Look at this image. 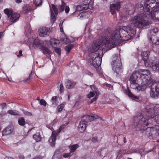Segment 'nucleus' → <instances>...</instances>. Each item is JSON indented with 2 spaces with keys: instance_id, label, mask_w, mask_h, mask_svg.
<instances>
[{
  "instance_id": "nucleus-18",
  "label": "nucleus",
  "mask_w": 159,
  "mask_h": 159,
  "mask_svg": "<svg viewBox=\"0 0 159 159\" xmlns=\"http://www.w3.org/2000/svg\"><path fill=\"white\" fill-rule=\"evenodd\" d=\"M12 131V129L10 126L6 127L2 131V135L5 136L10 134Z\"/></svg>"
},
{
  "instance_id": "nucleus-38",
  "label": "nucleus",
  "mask_w": 159,
  "mask_h": 159,
  "mask_svg": "<svg viewBox=\"0 0 159 159\" xmlns=\"http://www.w3.org/2000/svg\"><path fill=\"white\" fill-rule=\"evenodd\" d=\"M50 19L52 23H53L55 20V16L54 14L53 13H52V12H51Z\"/></svg>"
},
{
  "instance_id": "nucleus-54",
  "label": "nucleus",
  "mask_w": 159,
  "mask_h": 159,
  "mask_svg": "<svg viewBox=\"0 0 159 159\" xmlns=\"http://www.w3.org/2000/svg\"><path fill=\"white\" fill-rule=\"evenodd\" d=\"M0 106H2V109H3L6 107V104L5 103H3L1 104Z\"/></svg>"
},
{
  "instance_id": "nucleus-57",
  "label": "nucleus",
  "mask_w": 159,
  "mask_h": 159,
  "mask_svg": "<svg viewBox=\"0 0 159 159\" xmlns=\"http://www.w3.org/2000/svg\"><path fill=\"white\" fill-rule=\"evenodd\" d=\"M60 157H56L55 156H53L52 159H61Z\"/></svg>"
},
{
  "instance_id": "nucleus-9",
  "label": "nucleus",
  "mask_w": 159,
  "mask_h": 159,
  "mask_svg": "<svg viewBox=\"0 0 159 159\" xmlns=\"http://www.w3.org/2000/svg\"><path fill=\"white\" fill-rule=\"evenodd\" d=\"M5 13L7 15L8 17H10L11 21L15 22H16L20 17V15L17 13H13L12 11L8 9H6L4 10Z\"/></svg>"
},
{
  "instance_id": "nucleus-63",
  "label": "nucleus",
  "mask_w": 159,
  "mask_h": 159,
  "mask_svg": "<svg viewBox=\"0 0 159 159\" xmlns=\"http://www.w3.org/2000/svg\"><path fill=\"white\" fill-rule=\"evenodd\" d=\"M8 80L10 82H11L12 81V79L11 78H8Z\"/></svg>"
},
{
  "instance_id": "nucleus-53",
  "label": "nucleus",
  "mask_w": 159,
  "mask_h": 159,
  "mask_svg": "<svg viewBox=\"0 0 159 159\" xmlns=\"http://www.w3.org/2000/svg\"><path fill=\"white\" fill-rule=\"evenodd\" d=\"M31 74L29 76L28 78H27V79L25 80V82H27L29 80L31 79Z\"/></svg>"
},
{
  "instance_id": "nucleus-10",
  "label": "nucleus",
  "mask_w": 159,
  "mask_h": 159,
  "mask_svg": "<svg viewBox=\"0 0 159 159\" xmlns=\"http://www.w3.org/2000/svg\"><path fill=\"white\" fill-rule=\"evenodd\" d=\"M140 74L138 72L133 73L130 76L129 81L130 82V86L131 88H134V85L136 84L137 80Z\"/></svg>"
},
{
  "instance_id": "nucleus-32",
  "label": "nucleus",
  "mask_w": 159,
  "mask_h": 159,
  "mask_svg": "<svg viewBox=\"0 0 159 159\" xmlns=\"http://www.w3.org/2000/svg\"><path fill=\"white\" fill-rule=\"evenodd\" d=\"M74 47V45L71 44L66 46L65 48V49L67 52V53H69L70 50Z\"/></svg>"
},
{
  "instance_id": "nucleus-51",
  "label": "nucleus",
  "mask_w": 159,
  "mask_h": 159,
  "mask_svg": "<svg viewBox=\"0 0 159 159\" xmlns=\"http://www.w3.org/2000/svg\"><path fill=\"white\" fill-rule=\"evenodd\" d=\"M70 10V8L68 6L65 7V11L66 13H68Z\"/></svg>"
},
{
  "instance_id": "nucleus-26",
  "label": "nucleus",
  "mask_w": 159,
  "mask_h": 159,
  "mask_svg": "<svg viewBox=\"0 0 159 159\" xmlns=\"http://www.w3.org/2000/svg\"><path fill=\"white\" fill-rule=\"evenodd\" d=\"M137 85L138 84L137 83L136 84H135L134 85V89H136L137 90L139 91L144 90L146 89V88L147 87V86L145 85H142L141 84V86H137Z\"/></svg>"
},
{
  "instance_id": "nucleus-11",
  "label": "nucleus",
  "mask_w": 159,
  "mask_h": 159,
  "mask_svg": "<svg viewBox=\"0 0 159 159\" xmlns=\"http://www.w3.org/2000/svg\"><path fill=\"white\" fill-rule=\"evenodd\" d=\"M149 129L150 132L148 133L150 136H154L156 137L159 135V126L155 125L154 126L148 128L147 130Z\"/></svg>"
},
{
  "instance_id": "nucleus-28",
  "label": "nucleus",
  "mask_w": 159,
  "mask_h": 159,
  "mask_svg": "<svg viewBox=\"0 0 159 159\" xmlns=\"http://www.w3.org/2000/svg\"><path fill=\"white\" fill-rule=\"evenodd\" d=\"M34 44L37 47H38L39 46H40L41 47L42 46V41L40 40L37 38L34 40Z\"/></svg>"
},
{
  "instance_id": "nucleus-49",
  "label": "nucleus",
  "mask_w": 159,
  "mask_h": 159,
  "mask_svg": "<svg viewBox=\"0 0 159 159\" xmlns=\"http://www.w3.org/2000/svg\"><path fill=\"white\" fill-rule=\"evenodd\" d=\"M64 90V87L62 84H61L60 86V91L61 93H62Z\"/></svg>"
},
{
  "instance_id": "nucleus-56",
  "label": "nucleus",
  "mask_w": 159,
  "mask_h": 159,
  "mask_svg": "<svg viewBox=\"0 0 159 159\" xmlns=\"http://www.w3.org/2000/svg\"><path fill=\"white\" fill-rule=\"evenodd\" d=\"M15 2L17 3H20L22 2V0H15Z\"/></svg>"
},
{
  "instance_id": "nucleus-27",
  "label": "nucleus",
  "mask_w": 159,
  "mask_h": 159,
  "mask_svg": "<svg viewBox=\"0 0 159 159\" xmlns=\"http://www.w3.org/2000/svg\"><path fill=\"white\" fill-rule=\"evenodd\" d=\"M18 124L21 126H24L25 124V121L24 117H21L18 120Z\"/></svg>"
},
{
  "instance_id": "nucleus-6",
  "label": "nucleus",
  "mask_w": 159,
  "mask_h": 159,
  "mask_svg": "<svg viewBox=\"0 0 159 159\" xmlns=\"http://www.w3.org/2000/svg\"><path fill=\"white\" fill-rule=\"evenodd\" d=\"M113 70L117 75H120L122 73V70L120 56L115 55L111 63Z\"/></svg>"
},
{
  "instance_id": "nucleus-24",
  "label": "nucleus",
  "mask_w": 159,
  "mask_h": 159,
  "mask_svg": "<svg viewBox=\"0 0 159 159\" xmlns=\"http://www.w3.org/2000/svg\"><path fill=\"white\" fill-rule=\"evenodd\" d=\"M41 50L43 54L45 55H49L51 53L50 51L49 50L48 48L44 47L43 46H41Z\"/></svg>"
},
{
  "instance_id": "nucleus-19",
  "label": "nucleus",
  "mask_w": 159,
  "mask_h": 159,
  "mask_svg": "<svg viewBox=\"0 0 159 159\" xmlns=\"http://www.w3.org/2000/svg\"><path fill=\"white\" fill-rule=\"evenodd\" d=\"M149 52H142L141 54V56L144 61V64L145 65V62H149L148 60L149 57Z\"/></svg>"
},
{
  "instance_id": "nucleus-59",
  "label": "nucleus",
  "mask_w": 159,
  "mask_h": 159,
  "mask_svg": "<svg viewBox=\"0 0 159 159\" xmlns=\"http://www.w3.org/2000/svg\"><path fill=\"white\" fill-rule=\"evenodd\" d=\"M88 75L90 76H92L93 75V74L92 73H90V72H89L88 73Z\"/></svg>"
},
{
  "instance_id": "nucleus-12",
  "label": "nucleus",
  "mask_w": 159,
  "mask_h": 159,
  "mask_svg": "<svg viewBox=\"0 0 159 159\" xmlns=\"http://www.w3.org/2000/svg\"><path fill=\"white\" fill-rule=\"evenodd\" d=\"M89 0H83V4L79 5L77 6L76 9L77 11H79L82 10H86L88 9H91L93 8L92 7H89V5L88 4Z\"/></svg>"
},
{
  "instance_id": "nucleus-30",
  "label": "nucleus",
  "mask_w": 159,
  "mask_h": 159,
  "mask_svg": "<svg viewBox=\"0 0 159 159\" xmlns=\"http://www.w3.org/2000/svg\"><path fill=\"white\" fill-rule=\"evenodd\" d=\"M57 96H53L52 98L51 101L52 105L54 106H56L58 103L57 100Z\"/></svg>"
},
{
  "instance_id": "nucleus-2",
  "label": "nucleus",
  "mask_w": 159,
  "mask_h": 159,
  "mask_svg": "<svg viewBox=\"0 0 159 159\" xmlns=\"http://www.w3.org/2000/svg\"><path fill=\"white\" fill-rule=\"evenodd\" d=\"M135 34L134 27L130 25L124 26L119 31L115 30L111 31L102 41L99 39L95 41L89 50L92 52H94L98 50L102 44L112 48L119 43L130 39Z\"/></svg>"
},
{
  "instance_id": "nucleus-48",
  "label": "nucleus",
  "mask_w": 159,
  "mask_h": 159,
  "mask_svg": "<svg viewBox=\"0 0 159 159\" xmlns=\"http://www.w3.org/2000/svg\"><path fill=\"white\" fill-rule=\"evenodd\" d=\"M70 156V153H67L64 154L63 155V156L64 158H68Z\"/></svg>"
},
{
  "instance_id": "nucleus-44",
  "label": "nucleus",
  "mask_w": 159,
  "mask_h": 159,
  "mask_svg": "<svg viewBox=\"0 0 159 159\" xmlns=\"http://www.w3.org/2000/svg\"><path fill=\"white\" fill-rule=\"evenodd\" d=\"M24 113L25 115L27 116H30L32 115V114L31 112L26 111H24Z\"/></svg>"
},
{
  "instance_id": "nucleus-60",
  "label": "nucleus",
  "mask_w": 159,
  "mask_h": 159,
  "mask_svg": "<svg viewBox=\"0 0 159 159\" xmlns=\"http://www.w3.org/2000/svg\"><path fill=\"white\" fill-rule=\"evenodd\" d=\"M124 143H126V139L125 137H124Z\"/></svg>"
},
{
  "instance_id": "nucleus-3",
  "label": "nucleus",
  "mask_w": 159,
  "mask_h": 159,
  "mask_svg": "<svg viewBox=\"0 0 159 159\" xmlns=\"http://www.w3.org/2000/svg\"><path fill=\"white\" fill-rule=\"evenodd\" d=\"M154 116L153 113L150 112L146 113L145 117L142 114H140L134 117V125L135 127H138L141 130H144L147 126L152 124V119Z\"/></svg>"
},
{
  "instance_id": "nucleus-37",
  "label": "nucleus",
  "mask_w": 159,
  "mask_h": 159,
  "mask_svg": "<svg viewBox=\"0 0 159 159\" xmlns=\"http://www.w3.org/2000/svg\"><path fill=\"white\" fill-rule=\"evenodd\" d=\"M53 156H55L56 157H61V154L59 150H56L54 152Z\"/></svg>"
},
{
  "instance_id": "nucleus-13",
  "label": "nucleus",
  "mask_w": 159,
  "mask_h": 159,
  "mask_svg": "<svg viewBox=\"0 0 159 159\" xmlns=\"http://www.w3.org/2000/svg\"><path fill=\"white\" fill-rule=\"evenodd\" d=\"M145 66L151 68L153 71H159V64L152 61H149V62H145Z\"/></svg>"
},
{
  "instance_id": "nucleus-15",
  "label": "nucleus",
  "mask_w": 159,
  "mask_h": 159,
  "mask_svg": "<svg viewBox=\"0 0 159 159\" xmlns=\"http://www.w3.org/2000/svg\"><path fill=\"white\" fill-rule=\"evenodd\" d=\"M120 7V5L119 2H117L115 4H112L110 5V9L111 13L114 14L116 13L115 10L118 11Z\"/></svg>"
},
{
  "instance_id": "nucleus-58",
  "label": "nucleus",
  "mask_w": 159,
  "mask_h": 159,
  "mask_svg": "<svg viewBox=\"0 0 159 159\" xmlns=\"http://www.w3.org/2000/svg\"><path fill=\"white\" fill-rule=\"evenodd\" d=\"M4 159H13V158L11 157H6Z\"/></svg>"
},
{
  "instance_id": "nucleus-47",
  "label": "nucleus",
  "mask_w": 159,
  "mask_h": 159,
  "mask_svg": "<svg viewBox=\"0 0 159 159\" xmlns=\"http://www.w3.org/2000/svg\"><path fill=\"white\" fill-rule=\"evenodd\" d=\"M55 52L57 53L59 55H60L61 54L60 51H61V49L59 48H55Z\"/></svg>"
},
{
  "instance_id": "nucleus-50",
  "label": "nucleus",
  "mask_w": 159,
  "mask_h": 159,
  "mask_svg": "<svg viewBox=\"0 0 159 159\" xmlns=\"http://www.w3.org/2000/svg\"><path fill=\"white\" fill-rule=\"evenodd\" d=\"M85 13H81L77 16V17L80 19H81V18H83L84 16Z\"/></svg>"
},
{
  "instance_id": "nucleus-7",
  "label": "nucleus",
  "mask_w": 159,
  "mask_h": 159,
  "mask_svg": "<svg viewBox=\"0 0 159 159\" xmlns=\"http://www.w3.org/2000/svg\"><path fill=\"white\" fill-rule=\"evenodd\" d=\"M65 127V125H62L60 126L57 131L52 130V135L48 140L51 146H54L55 145L57 135L62 130L64 129Z\"/></svg>"
},
{
  "instance_id": "nucleus-52",
  "label": "nucleus",
  "mask_w": 159,
  "mask_h": 159,
  "mask_svg": "<svg viewBox=\"0 0 159 159\" xmlns=\"http://www.w3.org/2000/svg\"><path fill=\"white\" fill-rule=\"evenodd\" d=\"M22 51L21 50H20L19 52V54L17 56L18 57H20L21 56H22L23 55V54L22 53Z\"/></svg>"
},
{
  "instance_id": "nucleus-41",
  "label": "nucleus",
  "mask_w": 159,
  "mask_h": 159,
  "mask_svg": "<svg viewBox=\"0 0 159 159\" xmlns=\"http://www.w3.org/2000/svg\"><path fill=\"white\" fill-rule=\"evenodd\" d=\"M46 104L47 102L45 100L43 99L40 100V105H43L45 107L46 105Z\"/></svg>"
},
{
  "instance_id": "nucleus-40",
  "label": "nucleus",
  "mask_w": 159,
  "mask_h": 159,
  "mask_svg": "<svg viewBox=\"0 0 159 159\" xmlns=\"http://www.w3.org/2000/svg\"><path fill=\"white\" fill-rule=\"evenodd\" d=\"M52 8L55 13V14H57L58 13V10L57 8L56 7V6L52 4Z\"/></svg>"
},
{
  "instance_id": "nucleus-17",
  "label": "nucleus",
  "mask_w": 159,
  "mask_h": 159,
  "mask_svg": "<svg viewBox=\"0 0 159 159\" xmlns=\"http://www.w3.org/2000/svg\"><path fill=\"white\" fill-rule=\"evenodd\" d=\"M90 87L93 92H90L87 95L88 98H89L93 97L95 93L97 95L98 93V90L95 86L92 85L90 86Z\"/></svg>"
},
{
  "instance_id": "nucleus-29",
  "label": "nucleus",
  "mask_w": 159,
  "mask_h": 159,
  "mask_svg": "<svg viewBox=\"0 0 159 159\" xmlns=\"http://www.w3.org/2000/svg\"><path fill=\"white\" fill-rule=\"evenodd\" d=\"M59 41L56 39H52L50 41V44L52 47L54 48H55L57 46V44L58 43Z\"/></svg>"
},
{
  "instance_id": "nucleus-8",
  "label": "nucleus",
  "mask_w": 159,
  "mask_h": 159,
  "mask_svg": "<svg viewBox=\"0 0 159 159\" xmlns=\"http://www.w3.org/2000/svg\"><path fill=\"white\" fill-rule=\"evenodd\" d=\"M150 95L153 98L159 97V82L153 83L152 84Z\"/></svg>"
},
{
  "instance_id": "nucleus-25",
  "label": "nucleus",
  "mask_w": 159,
  "mask_h": 159,
  "mask_svg": "<svg viewBox=\"0 0 159 159\" xmlns=\"http://www.w3.org/2000/svg\"><path fill=\"white\" fill-rule=\"evenodd\" d=\"M33 138L37 142L40 141L41 139V137L39 133H36L34 134L33 136Z\"/></svg>"
},
{
  "instance_id": "nucleus-4",
  "label": "nucleus",
  "mask_w": 159,
  "mask_h": 159,
  "mask_svg": "<svg viewBox=\"0 0 159 159\" xmlns=\"http://www.w3.org/2000/svg\"><path fill=\"white\" fill-rule=\"evenodd\" d=\"M97 118H98V116L96 115H93L91 116L88 115L83 116L82 118L78 127L79 131L80 133L84 132L86 128L87 123L93 121Z\"/></svg>"
},
{
  "instance_id": "nucleus-43",
  "label": "nucleus",
  "mask_w": 159,
  "mask_h": 159,
  "mask_svg": "<svg viewBox=\"0 0 159 159\" xmlns=\"http://www.w3.org/2000/svg\"><path fill=\"white\" fill-rule=\"evenodd\" d=\"M155 120L157 124H159V114L156 115L155 116Z\"/></svg>"
},
{
  "instance_id": "nucleus-36",
  "label": "nucleus",
  "mask_w": 159,
  "mask_h": 159,
  "mask_svg": "<svg viewBox=\"0 0 159 159\" xmlns=\"http://www.w3.org/2000/svg\"><path fill=\"white\" fill-rule=\"evenodd\" d=\"M78 146L77 144L73 145L70 147V152H74L77 148Z\"/></svg>"
},
{
  "instance_id": "nucleus-31",
  "label": "nucleus",
  "mask_w": 159,
  "mask_h": 159,
  "mask_svg": "<svg viewBox=\"0 0 159 159\" xmlns=\"http://www.w3.org/2000/svg\"><path fill=\"white\" fill-rule=\"evenodd\" d=\"M7 113L12 115H18L19 114V112L16 110H10L7 111Z\"/></svg>"
},
{
  "instance_id": "nucleus-45",
  "label": "nucleus",
  "mask_w": 159,
  "mask_h": 159,
  "mask_svg": "<svg viewBox=\"0 0 159 159\" xmlns=\"http://www.w3.org/2000/svg\"><path fill=\"white\" fill-rule=\"evenodd\" d=\"M158 31V29L157 28H154L151 30L150 32L151 34H156Z\"/></svg>"
},
{
  "instance_id": "nucleus-22",
  "label": "nucleus",
  "mask_w": 159,
  "mask_h": 159,
  "mask_svg": "<svg viewBox=\"0 0 159 159\" xmlns=\"http://www.w3.org/2000/svg\"><path fill=\"white\" fill-rule=\"evenodd\" d=\"M78 38L74 39L73 38H71V39H69L66 37H65L63 39H62V40L65 44H67L70 43L71 42H74V41H75L76 40H78Z\"/></svg>"
},
{
  "instance_id": "nucleus-1",
  "label": "nucleus",
  "mask_w": 159,
  "mask_h": 159,
  "mask_svg": "<svg viewBox=\"0 0 159 159\" xmlns=\"http://www.w3.org/2000/svg\"><path fill=\"white\" fill-rule=\"evenodd\" d=\"M144 9L143 5L139 3L135 5V11L139 12L138 15L134 16L130 20L131 27L142 28L149 25V22L147 16H151L153 19L159 20V0H147L144 3Z\"/></svg>"
},
{
  "instance_id": "nucleus-62",
  "label": "nucleus",
  "mask_w": 159,
  "mask_h": 159,
  "mask_svg": "<svg viewBox=\"0 0 159 159\" xmlns=\"http://www.w3.org/2000/svg\"><path fill=\"white\" fill-rule=\"evenodd\" d=\"M2 32H0V38L2 37Z\"/></svg>"
},
{
  "instance_id": "nucleus-64",
  "label": "nucleus",
  "mask_w": 159,
  "mask_h": 159,
  "mask_svg": "<svg viewBox=\"0 0 159 159\" xmlns=\"http://www.w3.org/2000/svg\"><path fill=\"white\" fill-rule=\"evenodd\" d=\"M106 85L107 87H109L111 85L109 84H107Z\"/></svg>"
},
{
  "instance_id": "nucleus-5",
  "label": "nucleus",
  "mask_w": 159,
  "mask_h": 159,
  "mask_svg": "<svg viewBox=\"0 0 159 159\" xmlns=\"http://www.w3.org/2000/svg\"><path fill=\"white\" fill-rule=\"evenodd\" d=\"M140 71L142 73L140 75L139 81L142 85H145L147 87L152 82L150 72L148 70L143 69L141 70Z\"/></svg>"
},
{
  "instance_id": "nucleus-55",
  "label": "nucleus",
  "mask_w": 159,
  "mask_h": 159,
  "mask_svg": "<svg viewBox=\"0 0 159 159\" xmlns=\"http://www.w3.org/2000/svg\"><path fill=\"white\" fill-rule=\"evenodd\" d=\"M97 98H98L97 97H96V96H95L94 98L93 99H92L91 100V103H92L94 101H95L97 99Z\"/></svg>"
},
{
  "instance_id": "nucleus-33",
  "label": "nucleus",
  "mask_w": 159,
  "mask_h": 159,
  "mask_svg": "<svg viewBox=\"0 0 159 159\" xmlns=\"http://www.w3.org/2000/svg\"><path fill=\"white\" fill-rule=\"evenodd\" d=\"M42 1L43 0H34V3L36 6L38 7L41 5Z\"/></svg>"
},
{
  "instance_id": "nucleus-35",
  "label": "nucleus",
  "mask_w": 159,
  "mask_h": 159,
  "mask_svg": "<svg viewBox=\"0 0 159 159\" xmlns=\"http://www.w3.org/2000/svg\"><path fill=\"white\" fill-rule=\"evenodd\" d=\"M65 105V103H62L59 105L57 108V110L59 112L61 111Z\"/></svg>"
},
{
  "instance_id": "nucleus-39",
  "label": "nucleus",
  "mask_w": 159,
  "mask_h": 159,
  "mask_svg": "<svg viewBox=\"0 0 159 159\" xmlns=\"http://www.w3.org/2000/svg\"><path fill=\"white\" fill-rule=\"evenodd\" d=\"M128 96L134 99H137V97L134 95L130 92L129 91L128 93Z\"/></svg>"
},
{
  "instance_id": "nucleus-46",
  "label": "nucleus",
  "mask_w": 159,
  "mask_h": 159,
  "mask_svg": "<svg viewBox=\"0 0 159 159\" xmlns=\"http://www.w3.org/2000/svg\"><path fill=\"white\" fill-rule=\"evenodd\" d=\"M154 110L155 111H159V104H156L154 107Z\"/></svg>"
},
{
  "instance_id": "nucleus-34",
  "label": "nucleus",
  "mask_w": 159,
  "mask_h": 159,
  "mask_svg": "<svg viewBox=\"0 0 159 159\" xmlns=\"http://www.w3.org/2000/svg\"><path fill=\"white\" fill-rule=\"evenodd\" d=\"M65 7V3L63 1H62V3L59 8L60 11L61 12L64 11V8Z\"/></svg>"
},
{
  "instance_id": "nucleus-16",
  "label": "nucleus",
  "mask_w": 159,
  "mask_h": 159,
  "mask_svg": "<svg viewBox=\"0 0 159 159\" xmlns=\"http://www.w3.org/2000/svg\"><path fill=\"white\" fill-rule=\"evenodd\" d=\"M49 31V29L46 27H42L40 28L39 30V35L41 37H44L48 34Z\"/></svg>"
},
{
  "instance_id": "nucleus-61",
  "label": "nucleus",
  "mask_w": 159,
  "mask_h": 159,
  "mask_svg": "<svg viewBox=\"0 0 159 159\" xmlns=\"http://www.w3.org/2000/svg\"><path fill=\"white\" fill-rule=\"evenodd\" d=\"M94 115H95V114ZM97 116H98V118H100V119L101 120H103H103H102V117H99L97 115ZM97 119H98V118H97Z\"/></svg>"
},
{
  "instance_id": "nucleus-20",
  "label": "nucleus",
  "mask_w": 159,
  "mask_h": 159,
  "mask_svg": "<svg viewBox=\"0 0 159 159\" xmlns=\"http://www.w3.org/2000/svg\"><path fill=\"white\" fill-rule=\"evenodd\" d=\"M149 40L151 41V43L152 45H158L159 44V41L155 36H152L151 37H149Z\"/></svg>"
},
{
  "instance_id": "nucleus-42",
  "label": "nucleus",
  "mask_w": 159,
  "mask_h": 159,
  "mask_svg": "<svg viewBox=\"0 0 159 159\" xmlns=\"http://www.w3.org/2000/svg\"><path fill=\"white\" fill-rule=\"evenodd\" d=\"M91 141L93 143L98 142V141L97 137H93L91 139Z\"/></svg>"
},
{
  "instance_id": "nucleus-14",
  "label": "nucleus",
  "mask_w": 159,
  "mask_h": 159,
  "mask_svg": "<svg viewBox=\"0 0 159 159\" xmlns=\"http://www.w3.org/2000/svg\"><path fill=\"white\" fill-rule=\"evenodd\" d=\"M102 57H99L98 55L97 57H95L93 59L94 57L92 58L93 63L92 64L95 67H98V69L100 68L99 66L101 65L102 62Z\"/></svg>"
},
{
  "instance_id": "nucleus-21",
  "label": "nucleus",
  "mask_w": 159,
  "mask_h": 159,
  "mask_svg": "<svg viewBox=\"0 0 159 159\" xmlns=\"http://www.w3.org/2000/svg\"><path fill=\"white\" fill-rule=\"evenodd\" d=\"M75 85V83L70 80H67L66 83V86L67 89H71Z\"/></svg>"
},
{
  "instance_id": "nucleus-23",
  "label": "nucleus",
  "mask_w": 159,
  "mask_h": 159,
  "mask_svg": "<svg viewBox=\"0 0 159 159\" xmlns=\"http://www.w3.org/2000/svg\"><path fill=\"white\" fill-rule=\"evenodd\" d=\"M32 9V7L31 6L26 5L24 6L23 8V12L25 14L30 11Z\"/></svg>"
}]
</instances>
